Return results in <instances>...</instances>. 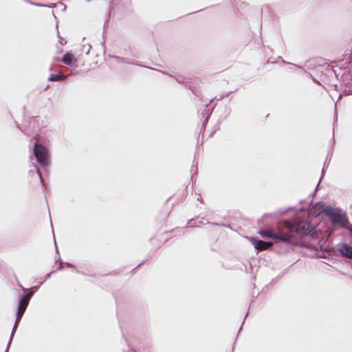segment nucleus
I'll use <instances>...</instances> for the list:
<instances>
[{
  "label": "nucleus",
  "mask_w": 352,
  "mask_h": 352,
  "mask_svg": "<svg viewBox=\"0 0 352 352\" xmlns=\"http://www.w3.org/2000/svg\"><path fill=\"white\" fill-rule=\"evenodd\" d=\"M325 164H326V162H324V166H325ZM324 174H325L324 166H323V168H322V173H321V177H320V179L319 180L320 182L322 180V179L324 177Z\"/></svg>",
  "instance_id": "a878e982"
},
{
  "label": "nucleus",
  "mask_w": 352,
  "mask_h": 352,
  "mask_svg": "<svg viewBox=\"0 0 352 352\" xmlns=\"http://www.w3.org/2000/svg\"><path fill=\"white\" fill-rule=\"evenodd\" d=\"M61 61L64 64L71 67V66L76 65V63L77 62V59L75 58V56L72 54H71L69 52H66L63 56V57L61 58Z\"/></svg>",
  "instance_id": "9d476101"
},
{
  "label": "nucleus",
  "mask_w": 352,
  "mask_h": 352,
  "mask_svg": "<svg viewBox=\"0 0 352 352\" xmlns=\"http://www.w3.org/2000/svg\"><path fill=\"white\" fill-rule=\"evenodd\" d=\"M305 202V200H300V204H303Z\"/></svg>",
  "instance_id": "ea45409f"
},
{
  "label": "nucleus",
  "mask_w": 352,
  "mask_h": 352,
  "mask_svg": "<svg viewBox=\"0 0 352 352\" xmlns=\"http://www.w3.org/2000/svg\"><path fill=\"white\" fill-rule=\"evenodd\" d=\"M248 314V312H247V313L245 314V318L247 317Z\"/></svg>",
  "instance_id": "49530a36"
},
{
  "label": "nucleus",
  "mask_w": 352,
  "mask_h": 352,
  "mask_svg": "<svg viewBox=\"0 0 352 352\" xmlns=\"http://www.w3.org/2000/svg\"><path fill=\"white\" fill-rule=\"evenodd\" d=\"M33 155L37 163L45 168L49 164V151L43 144L35 142L33 147Z\"/></svg>",
  "instance_id": "7ed1b4c3"
},
{
  "label": "nucleus",
  "mask_w": 352,
  "mask_h": 352,
  "mask_svg": "<svg viewBox=\"0 0 352 352\" xmlns=\"http://www.w3.org/2000/svg\"><path fill=\"white\" fill-rule=\"evenodd\" d=\"M64 264L67 267L74 269L76 270V273H80V271L76 269V266L74 265H73V264H72V263H70L69 262H65V263H64Z\"/></svg>",
  "instance_id": "4be33fe9"
},
{
  "label": "nucleus",
  "mask_w": 352,
  "mask_h": 352,
  "mask_svg": "<svg viewBox=\"0 0 352 352\" xmlns=\"http://www.w3.org/2000/svg\"><path fill=\"white\" fill-rule=\"evenodd\" d=\"M71 74L65 75L63 72H59L56 74H51L48 78L49 81H58L59 80H63L67 78Z\"/></svg>",
  "instance_id": "ddd939ff"
},
{
  "label": "nucleus",
  "mask_w": 352,
  "mask_h": 352,
  "mask_svg": "<svg viewBox=\"0 0 352 352\" xmlns=\"http://www.w3.org/2000/svg\"><path fill=\"white\" fill-rule=\"evenodd\" d=\"M336 251L342 256L352 258V246L347 243H340L336 248Z\"/></svg>",
  "instance_id": "423d86ee"
},
{
  "label": "nucleus",
  "mask_w": 352,
  "mask_h": 352,
  "mask_svg": "<svg viewBox=\"0 0 352 352\" xmlns=\"http://www.w3.org/2000/svg\"><path fill=\"white\" fill-rule=\"evenodd\" d=\"M291 209H292L291 208H287V210H286V211L289 210H291Z\"/></svg>",
  "instance_id": "de8ad7c7"
},
{
  "label": "nucleus",
  "mask_w": 352,
  "mask_h": 352,
  "mask_svg": "<svg viewBox=\"0 0 352 352\" xmlns=\"http://www.w3.org/2000/svg\"><path fill=\"white\" fill-rule=\"evenodd\" d=\"M63 269V263H61L57 268V270H62Z\"/></svg>",
  "instance_id": "c756f323"
},
{
  "label": "nucleus",
  "mask_w": 352,
  "mask_h": 352,
  "mask_svg": "<svg viewBox=\"0 0 352 352\" xmlns=\"http://www.w3.org/2000/svg\"><path fill=\"white\" fill-rule=\"evenodd\" d=\"M61 5L63 6V10H66V8H67L66 5H65V4H64V3H61Z\"/></svg>",
  "instance_id": "7c9ffc66"
},
{
  "label": "nucleus",
  "mask_w": 352,
  "mask_h": 352,
  "mask_svg": "<svg viewBox=\"0 0 352 352\" xmlns=\"http://www.w3.org/2000/svg\"><path fill=\"white\" fill-rule=\"evenodd\" d=\"M323 213L330 219L333 224L338 225L343 228H348L349 218L346 212L339 208H333L329 205H322Z\"/></svg>",
  "instance_id": "f257e3e1"
},
{
  "label": "nucleus",
  "mask_w": 352,
  "mask_h": 352,
  "mask_svg": "<svg viewBox=\"0 0 352 352\" xmlns=\"http://www.w3.org/2000/svg\"><path fill=\"white\" fill-rule=\"evenodd\" d=\"M91 49V45L90 44H85L82 46V48L80 50L82 52H85V54H89L90 50Z\"/></svg>",
  "instance_id": "6ab92c4d"
},
{
  "label": "nucleus",
  "mask_w": 352,
  "mask_h": 352,
  "mask_svg": "<svg viewBox=\"0 0 352 352\" xmlns=\"http://www.w3.org/2000/svg\"><path fill=\"white\" fill-rule=\"evenodd\" d=\"M29 3L32 4V5L36 6H39V7H47V6L46 5L40 4V3H33V2H31V1H29Z\"/></svg>",
  "instance_id": "bb28decb"
},
{
  "label": "nucleus",
  "mask_w": 352,
  "mask_h": 352,
  "mask_svg": "<svg viewBox=\"0 0 352 352\" xmlns=\"http://www.w3.org/2000/svg\"><path fill=\"white\" fill-rule=\"evenodd\" d=\"M294 234L309 236L311 239H318L320 232L315 229L310 223L299 222L294 227Z\"/></svg>",
  "instance_id": "20e7f679"
},
{
  "label": "nucleus",
  "mask_w": 352,
  "mask_h": 352,
  "mask_svg": "<svg viewBox=\"0 0 352 352\" xmlns=\"http://www.w3.org/2000/svg\"><path fill=\"white\" fill-rule=\"evenodd\" d=\"M146 260H143L140 264H138L135 267H134L132 270H131V273H135L136 270L140 266L142 265V263L145 261Z\"/></svg>",
  "instance_id": "b1692460"
},
{
  "label": "nucleus",
  "mask_w": 352,
  "mask_h": 352,
  "mask_svg": "<svg viewBox=\"0 0 352 352\" xmlns=\"http://www.w3.org/2000/svg\"><path fill=\"white\" fill-rule=\"evenodd\" d=\"M142 66L144 67V65H142ZM144 67L148 68L147 67H145V66H144ZM148 68H149V69H151V67H148Z\"/></svg>",
  "instance_id": "09e8293b"
},
{
  "label": "nucleus",
  "mask_w": 352,
  "mask_h": 352,
  "mask_svg": "<svg viewBox=\"0 0 352 352\" xmlns=\"http://www.w3.org/2000/svg\"><path fill=\"white\" fill-rule=\"evenodd\" d=\"M322 204V201H317V202H314V201H311L309 203V207L310 208H314L315 206H316L317 205H319V204Z\"/></svg>",
  "instance_id": "5701e85b"
},
{
  "label": "nucleus",
  "mask_w": 352,
  "mask_h": 352,
  "mask_svg": "<svg viewBox=\"0 0 352 352\" xmlns=\"http://www.w3.org/2000/svg\"><path fill=\"white\" fill-rule=\"evenodd\" d=\"M52 15H54V18H56V15H54V13H53V12H52Z\"/></svg>",
  "instance_id": "c03bdc74"
},
{
  "label": "nucleus",
  "mask_w": 352,
  "mask_h": 352,
  "mask_svg": "<svg viewBox=\"0 0 352 352\" xmlns=\"http://www.w3.org/2000/svg\"><path fill=\"white\" fill-rule=\"evenodd\" d=\"M254 248L258 251H263L266 250L270 245V242L265 241L259 239L258 237L252 236L250 239Z\"/></svg>",
  "instance_id": "0eeeda50"
},
{
  "label": "nucleus",
  "mask_w": 352,
  "mask_h": 352,
  "mask_svg": "<svg viewBox=\"0 0 352 352\" xmlns=\"http://www.w3.org/2000/svg\"><path fill=\"white\" fill-rule=\"evenodd\" d=\"M202 116L203 117H205V119L202 122V124L201 125H204V126H206L207 123H208V119L210 118V114L208 113L207 110H204L203 112H202Z\"/></svg>",
  "instance_id": "a211bd4d"
},
{
  "label": "nucleus",
  "mask_w": 352,
  "mask_h": 352,
  "mask_svg": "<svg viewBox=\"0 0 352 352\" xmlns=\"http://www.w3.org/2000/svg\"><path fill=\"white\" fill-rule=\"evenodd\" d=\"M206 126L201 125V133H204Z\"/></svg>",
  "instance_id": "c85d7f7f"
},
{
  "label": "nucleus",
  "mask_w": 352,
  "mask_h": 352,
  "mask_svg": "<svg viewBox=\"0 0 352 352\" xmlns=\"http://www.w3.org/2000/svg\"><path fill=\"white\" fill-rule=\"evenodd\" d=\"M55 245H56V252L58 254V247H57V245H56V243L55 242Z\"/></svg>",
  "instance_id": "72a5a7b5"
},
{
  "label": "nucleus",
  "mask_w": 352,
  "mask_h": 352,
  "mask_svg": "<svg viewBox=\"0 0 352 352\" xmlns=\"http://www.w3.org/2000/svg\"><path fill=\"white\" fill-rule=\"evenodd\" d=\"M52 272H50V273L47 274L45 276V280H46L47 279H48V278L50 277V276H51V274H52Z\"/></svg>",
  "instance_id": "cd10ccee"
},
{
  "label": "nucleus",
  "mask_w": 352,
  "mask_h": 352,
  "mask_svg": "<svg viewBox=\"0 0 352 352\" xmlns=\"http://www.w3.org/2000/svg\"><path fill=\"white\" fill-rule=\"evenodd\" d=\"M276 280H277V279H276V278H273V279L272 280V283L275 282Z\"/></svg>",
  "instance_id": "e433bc0d"
},
{
  "label": "nucleus",
  "mask_w": 352,
  "mask_h": 352,
  "mask_svg": "<svg viewBox=\"0 0 352 352\" xmlns=\"http://www.w3.org/2000/svg\"><path fill=\"white\" fill-rule=\"evenodd\" d=\"M347 94H352V89H349V90L347 91Z\"/></svg>",
  "instance_id": "473e14b6"
},
{
  "label": "nucleus",
  "mask_w": 352,
  "mask_h": 352,
  "mask_svg": "<svg viewBox=\"0 0 352 352\" xmlns=\"http://www.w3.org/2000/svg\"><path fill=\"white\" fill-rule=\"evenodd\" d=\"M173 77L178 83L186 82V78L182 75L177 74L175 76H173Z\"/></svg>",
  "instance_id": "f3484780"
},
{
  "label": "nucleus",
  "mask_w": 352,
  "mask_h": 352,
  "mask_svg": "<svg viewBox=\"0 0 352 352\" xmlns=\"http://www.w3.org/2000/svg\"><path fill=\"white\" fill-rule=\"evenodd\" d=\"M123 337L124 338L125 342L127 344V350H124V352H136L133 348L131 346V341L126 338H125V336L123 334Z\"/></svg>",
  "instance_id": "dca6fc26"
},
{
  "label": "nucleus",
  "mask_w": 352,
  "mask_h": 352,
  "mask_svg": "<svg viewBox=\"0 0 352 352\" xmlns=\"http://www.w3.org/2000/svg\"><path fill=\"white\" fill-rule=\"evenodd\" d=\"M255 298H256V296H253L252 297L251 303H252V302H254V300H255Z\"/></svg>",
  "instance_id": "2f4dec72"
},
{
  "label": "nucleus",
  "mask_w": 352,
  "mask_h": 352,
  "mask_svg": "<svg viewBox=\"0 0 352 352\" xmlns=\"http://www.w3.org/2000/svg\"><path fill=\"white\" fill-rule=\"evenodd\" d=\"M193 168H194V166H192L191 169H190V171H191V172H192V171H193Z\"/></svg>",
  "instance_id": "58836bf2"
},
{
  "label": "nucleus",
  "mask_w": 352,
  "mask_h": 352,
  "mask_svg": "<svg viewBox=\"0 0 352 352\" xmlns=\"http://www.w3.org/2000/svg\"><path fill=\"white\" fill-rule=\"evenodd\" d=\"M243 324V322L242 323L241 327L239 328V331H240L241 330Z\"/></svg>",
  "instance_id": "4c0bfd02"
},
{
  "label": "nucleus",
  "mask_w": 352,
  "mask_h": 352,
  "mask_svg": "<svg viewBox=\"0 0 352 352\" xmlns=\"http://www.w3.org/2000/svg\"><path fill=\"white\" fill-rule=\"evenodd\" d=\"M32 298V294L27 295L23 293L19 297L17 308L16 314L23 315L25 312V310L30 303V299Z\"/></svg>",
  "instance_id": "39448f33"
},
{
  "label": "nucleus",
  "mask_w": 352,
  "mask_h": 352,
  "mask_svg": "<svg viewBox=\"0 0 352 352\" xmlns=\"http://www.w3.org/2000/svg\"><path fill=\"white\" fill-rule=\"evenodd\" d=\"M211 225L216 226H221V227H223V228H230V224H227V223H219L212 222V223H211Z\"/></svg>",
  "instance_id": "aec40b11"
},
{
  "label": "nucleus",
  "mask_w": 352,
  "mask_h": 352,
  "mask_svg": "<svg viewBox=\"0 0 352 352\" xmlns=\"http://www.w3.org/2000/svg\"><path fill=\"white\" fill-rule=\"evenodd\" d=\"M112 58L116 60L118 63H126L129 65H138L140 67H143L142 65L139 64L138 62H133L131 59L120 57L118 56H113Z\"/></svg>",
  "instance_id": "f8f14e48"
},
{
  "label": "nucleus",
  "mask_w": 352,
  "mask_h": 352,
  "mask_svg": "<svg viewBox=\"0 0 352 352\" xmlns=\"http://www.w3.org/2000/svg\"><path fill=\"white\" fill-rule=\"evenodd\" d=\"M261 237L272 239L276 242H281L285 244L294 243V239L291 236V231H277L274 232L268 229H260L258 231Z\"/></svg>",
  "instance_id": "f03ea898"
},
{
  "label": "nucleus",
  "mask_w": 352,
  "mask_h": 352,
  "mask_svg": "<svg viewBox=\"0 0 352 352\" xmlns=\"http://www.w3.org/2000/svg\"><path fill=\"white\" fill-rule=\"evenodd\" d=\"M211 223L212 222H210L209 221H206V222H204V218H202V220H201V221H195L193 219H191L190 221L188 222L189 225L186 227L183 228V229L200 227L204 225L211 224Z\"/></svg>",
  "instance_id": "9b49d317"
},
{
  "label": "nucleus",
  "mask_w": 352,
  "mask_h": 352,
  "mask_svg": "<svg viewBox=\"0 0 352 352\" xmlns=\"http://www.w3.org/2000/svg\"><path fill=\"white\" fill-rule=\"evenodd\" d=\"M52 15H54V18H56V15H54V13H53V12H52Z\"/></svg>",
  "instance_id": "37998d69"
},
{
  "label": "nucleus",
  "mask_w": 352,
  "mask_h": 352,
  "mask_svg": "<svg viewBox=\"0 0 352 352\" xmlns=\"http://www.w3.org/2000/svg\"><path fill=\"white\" fill-rule=\"evenodd\" d=\"M195 173H197V167L195 168Z\"/></svg>",
  "instance_id": "79ce46f5"
},
{
  "label": "nucleus",
  "mask_w": 352,
  "mask_h": 352,
  "mask_svg": "<svg viewBox=\"0 0 352 352\" xmlns=\"http://www.w3.org/2000/svg\"><path fill=\"white\" fill-rule=\"evenodd\" d=\"M283 276V274H280L276 278V279H278L279 278H280L281 276Z\"/></svg>",
  "instance_id": "f704fd0d"
},
{
  "label": "nucleus",
  "mask_w": 352,
  "mask_h": 352,
  "mask_svg": "<svg viewBox=\"0 0 352 352\" xmlns=\"http://www.w3.org/2000/svg\"><path fill=\"white\" fill-rule=\"evenodd\" d=\"M232 111L231 107L230 106H225L224 111L222 114L220 115L219 121H222L226 120Z\"/></svg>",
  "instance_id": "4468645a"
},
{
  "label": "nucleus",
  "mask_w": 352,
  "mask_h": 352,
  "mask_svg": "<svg viewBox=\"0 0 352 352\" xmlns=\"http://www.w3.org/2000/svg\"><path fill=\"white\" fill-rule=\"evenodd\" d=\"M18 285H19V287H20L21 288L24 294H27V295L32 294V297L34 294V291H33L34 289H35L36 291L38 289V287H32L28 289H26L20 283H19Z\"/></svg>",
  "instance_id": "2eb2a0df"
},
{
  "label": "nucleus",
  "mask_w": 352,
  "mask_h": 352,
  "mask_svg": "<svg viewBox=\"0 0 352 352\" xmlns=\"http://www.w3.org/2000/svg\"><path fill=\"white\" fill-rule=\"evenodd\" d=\"M291 236H292L294 241V243H292V244H288L289 245L305 248L310 250H316V246L311 243L305 242V241H298L296 236V234L292 232H291Z\"/></svg>",
  "instance_id": "6e6552de"
},
{
  "label": "nucleus",
  "mask_w": 352,
  "mask_h": 352,
  "mask_svg": "<svg viewBox=\"0 0 352 352\" xmlns=\"http://www.w3.org/2000/svg\"><path fill=\"white\" fill-rule=\"evenodd\" d=\"M319 185H320V182H318V184L316 185L315 190L309 195L310 196H311V197L315 196L316 192L317 190L318 189Z\"/></svg>",
  "instance_id": "393cba45"
},
{
  "label": "nucleus",
  "mask_w": 352,
  "mask_h": 352,
  "mask_svg": "<svg viewBox=\"0 0 352 352\" xmlns=\"http://www.w3.org/2000/svg\"><path fill=\"white\" fill-rule=\"evenodd\" d=\"M34 167H35V169H36V171L38 174V176L39 177V179L41 181V183L42 184H43V178H42V175H41V172L40 170V169L38 168V166L34 164Z\"/></svg>",
  "instance_id": "412c9836"
},
{
  "label": "nucleus",
  "mask_w": 352,
  "mask_h": 352,
  "mask_svg": "<svg viewBox=\"0 0 352 352\" xmlns=\"http://www.w3.org/2000/svg\"><path fill=\"white\" fill-rule=\"evenodd\" d=\"M58 261H60V263H63V261H62V259L60 258V257L58 258Z\"/></svg>",
  "instance_id": "c9c22d12"
},
{
  "label": "nucleus",
  "mask_w": 352,
  "mask_h": 352,
  "mask_svg": "<svg viewBox=\"0 0 352 352\" xmlns=\"http://www.w3.org/2000/svg\"><path fill=\"white\" fill-rule=\"evenodd\" d=\"M52 15H54V18H56V15H54V13H53V12H52Z\"/></svg>",
  "instance_id": "a18cd8bd"
},
{
  "label": "nucleus",
  "mask_w": 352,
  "mask_h": 352,
  "mask_svg": "<svg viewBox=\"0 0 352 352\" xmlns=\"http://www.w3.org/2000/svg\"><path fill=\"white\" fill-rule=\"evenodd\" d=\"M16 314V319H15V322H14V326L12 327V331H11V333H10V340L8 342V344H7V346H6V349L5 350V352H8L9 351V349H10V346L11 345V343H12V339L14 336V333L16 331V329L21 322V320L23 317V315H21V314Z\"/></svg>",
  "instance_id": "1a4fd4ad"
},
{
  "label": "nucleus",
  "mask_w": 352,
  "mask_h": 352,
  "mask_svg": "<svg viewBox=\"0 0 352 352\" xmlns=\"http://www.w3.org/2000/svg\"><path fill=\"white\" fill-rule=\"evenodd\" d=\"M57 36H58V38L60 37L59 36V32H58V30H57Z\"/></svg>",
  "instance_id": "a19ab883"
}]
</instances>
